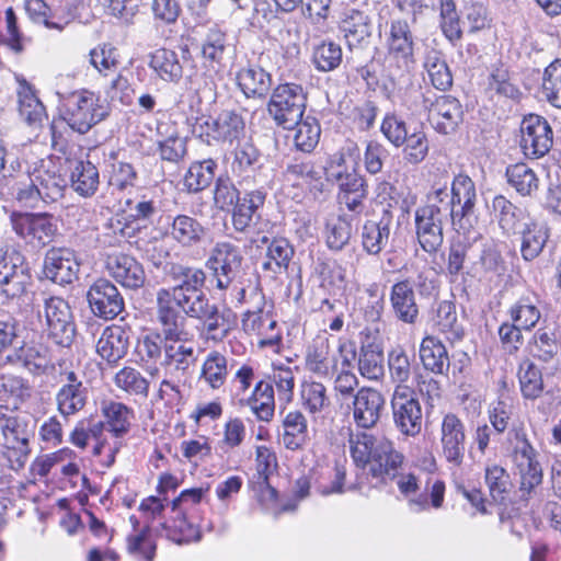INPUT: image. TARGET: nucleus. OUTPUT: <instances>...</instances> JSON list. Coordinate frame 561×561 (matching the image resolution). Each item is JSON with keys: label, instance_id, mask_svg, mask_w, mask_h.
Returning <instances> with one entry per match:
<instances>
[{"label": "nucleus", "instance_id": "nucleus-1", "mask_svg": "<svg viewBox=\"0 0 561 561\" xmlns=\"http://www.w3.org/2000/svg\"><path fill=\"white\" fill-rule=\"evenodd\" d=\"M170 274L178 284L157 291V321L164 322L168 314H172L186 328V318L195 320L210 302L205 291L206 274L202 268L180 264H172Z\"/></svg>", "mask_w": 561, "mask_h": 561}, {"label": "nucleus", "instance_id": "nucleus-2", "mask_svg": "<svg viewBox=\"0 0 561 561\" xmlns=\"http://www.w3.org/2000/svg\"><path fill=\"white\" fill-rule=\"evenodd\" d=\"M351 456L358 468L376 480L377 484H387L399 477L404 456L394 448L385 436H375L367 432L350 435Z\"/></svg>", "mask_w": 561, "mask_h": 561}, {"label": "nucleus", "instance_id": "nucleus-3", "mask_svg": "<svg viewBox=\"0 0 561 561\" xmlns=\"http://www.w3.org/2000/svg\"><path fill=\"white\" fill-rule=\"evenodd\" d=\"M67 186L68 181L60 168L51 160H42L28 173V181L19 184L15 197L26 207L38 208L42 204L61 199Z\"/></svg>", "mask_w": 561, "mask_h": 561}, {"label": "nucleus", "instance_id": "nucleus-4", "mask_svg": "<svg viewBox=\"0 0 561 561\" xmlns=\"http://www.w3.org/2000/svg\"><path fill=\"white\" fill-rule=\"evenodd\" d=\"M33 434L28 416L19 413L16 407L10 409L8 404H0V445L10 469L20 471L24 468Z\"/></svg>", "mask_w": 561, "mask_h": 561}, {"label": "nucleus", "instance_id": "nucleus-5", "mask_svg": "<svg viewBox=\"0 0 561 561\" xmlns=\"http://www.w3.org/2000/svg\"><path fill=\"white\" fill-rule=\"evenodd\" d=\"M176 322V316H168L164 322H158L163 328L164 337V356L161 366L171 376H185L196 363L197 354L190 332Z\"/></svg>", "mask_w": 561, "mask_h": 561}, {"label": "nucleus", "instance_id": "nucleus-6", "mask_svg": "<svg viewBox=\"0 0 561 561\" xmlns=\"http://www.w3.org/2000/svg\"><path fill=\"white\" fill-rule=\"evenodd\" d=\"M37 316L44 331L55 344L70 347L76 336V323L69 304L56 296L44 298Z\"/></svg>", "mask_w": 561, "mask_h": 561}, {"label": "nucleus", "instance_id": "nucleus-7", "mask_svg": "<svg viewBox=\"0 0 561 561\" xmlns=\"http://www.w3.org/2000/svg\"><path fill=\"white\" fill-rule=\"evenodd\" d=\"M477 188L472 179L463 173L455 175L451 182L449 217L457 230H469L477 222Z\"/></svg>", "mask_w": 561, "mask_h": 561}, {"label": "nucleus", "instance_id": "nucleus-8", "mask_svg": "<svg viewBox=\"0 0 561 561\" xmlns=\"http://www.w3.org/2000/svg\"><path fill=\"white\" fill-rule=\"evenodd\" d=\"M243 255L241 249L229 241L217 242L206 262L207 268L216 282V288L226 290L239 276Z\"/></svg>", "mask_w": 561, "mask_h": 561}, {"label": "nucleus", "instance_id": "nucleus-9", "mask_svg": "<svg viewBox=\"0 0 561 561\" xmlns=\"http://www.w3.org/2000/svg\"><path fill=\"white\" fill-rule=\"evenodd\" d=\"M11 224L20 238L35 247L49 244L58 234L57 218L49 213L13 214Z\"/></svg>", "mask_w": 561, "mask_h": 561}, {"label": "nucleus", "instance_id": "nucleus-10", "mask_svg": "<svg viewBox=\"0 0 561 561\" xmlns=\"http://www.w3.org/2000/svg\"><path fill=\"white\" fill-rule=\"evenodd\" d=\"M392 420L404 436H416L422 430V407L409 386H396L391 398Z\"/></svg>", "mask_w": 561, "mask_h": 561}, {"label": "nucleus", "instance_id": "nucleus-11", "mask_svg": "<svg viewBox=\"0 0 561 561\" xmlns=\"http://www.w3.org/2000/svg\"><path fill=\"white\" fill-rule=\"evenodd\" d=\"M446 218L437 204L420 206L414 211V227L417 242L422 250L435 254L444 242L443 222Z\"/></svg>", "mask_w": 561, "mask_h": 561}, {"label": "nucleus", "instance_id": "nucleus-12", "mask_svg": "<svg viewBox=\"0 0 561 561\" xmlns=\"http://www.w3.org/2000/svg\"><path fill=\"white\" fill-rule=\"evenodd\" d=\"M414 285L419 287L421 294L428 293L434 288L433 282H427L423 274L417 275V282L409 278L399 280L391 286L389 300L396 318L404 323L414 324L419 318V306Z\"/></svg>", "mask_w": 561, "mask_h": 561}, {"label": "nucleus", "instance_id": "nucleus-13", "mask_svg": "<svg viewBox=\"0 0 561 561\" xmlns=\"http://www.w3.org/2000/svg\"><path fill=\"white\" fill-rule=\"evenodd\" d=\"M516 445L514 447V462L518 469L520 477L522 497L526 496L542 482V469L537 460V451L530 445L526 435L520 432H516Z\"/></svg>", "mask_w": 561, "mask_h": 561}, {"label": "nucleus", "instance_id": "nucleus-14", "mask_svg": "<svg viewBox=\"0 0 561 561\" xmlns=\"http://www.w3.org/2000/svg\"><path fill=\"white\" fill-rule=\"evenodd\" d=\"M352 411L358 428L365 430L364 432L371 430L378 425L386 412V397L376 388L362 387L354 394Z\"/></svg>", "mask_w": 561, "mask_h": 561}, {"label": "nucleus", "instance_id": "nucleus-15", "mask_svg": "<svg viewBox=\"0 0 561 561\" xmlns=\"http://www.w3.org/2000/svg\"><path fill=\"white\" fill-rule=\"evenodd\" d=\"M87 300L92 313L104 320H113L125 309V300L118 288L106 278H98L88 289Z\"/></svg>", "mask_w": 561, "mask_h": 561}, {"label": "nucleus", "instance_id": "nucleus-16", "mask_svg": "<svg viewBox=\"0 0 561 561\" xmlns=\"http://www.w3.org/2000/svg\"><path fill=\"white\" fill-rule=\"evenodd\" d=\"M520 148L528 158H541L552 147V129L539 115L525 116L520 124Z\"/></svg>", "mask_w": 561, "mask_h": 561}, {"label": "nucleus", "instance_id": "nucleus-17", "mask_svg": "<svg viewBox=\"0 0 561 561\" xmlns=\"http://www.w3.org/2000/svg\"><path fill=\"white\" fill-rule=\"evenodd\" d=\"M80 263L76 252L66 247L50 248L44 257L43 274L46 279L57 284H71L78 278Z\"/></svg>", "mask_w": 561, "mask_h": 561}, {"label": "nucleus", "instance_id": "nucleus-18", "mask_svg": "<svg viewBox=\"0 0 561 561\" xmlns=\"http://www.w3.org/2000/svg\"><path fill=\"white\" fill-rule=\"evenodd\" d=\"M387 48L390 59H394L402 75L409 73L414 65V39L410 25L404 20H392Z\"/></svg>", "mask_w": 561, "mask_h": 561}, {"label": "nucleus", "instance_id": "nucleus-19", "mask_svg": "<svg viewBox=\"0 0 561 561\" xmlns=\"http://www.w3.org/2000/svg\"><path fill=\"white\" fill-rule=\"evenodd\" d=\"M442 455L453 467L463 463L467 450L465 423L454 413L443 417L440 425Z\"/></svg>", "mask_w": 561, "mask_h": 561}, {"label": "nucleus", "instance_id": "nucleus-20", "mask_svg": "<svg viewBox=\"0 0 561 561\" xmlns=\"http://www.w3.org/2000/svg\"><path fill=\"white\" fill-rule=\"evenodd\" d=\"M393 222V210L388 203L378 219H367L360 228L363 250L369 255H379L388 245Z\"/></svg>", "mask_w": 561, "mask_h": 561}, {"label": "nucleus", "instance_id": "nucleus-21", "mask_svg": "<svg viewBox=\"0 0 561 561\" xmlns=\"http://www.w3.org/2000/svg\"><path fill=\"white\" fill-rule=\"evenodd\" d=\"M340 31L346 41L350 54L364 53L373 35L371 18L364 11L347 10L340 22Z\"/></svg>", "mask_w": 561, "mask_h": 561}, {"label": "nucleus", "instance_id": "nucleus-22", "mask_svg": "<svg viewBox=\"0 0 561 561\" xmlns=\"http://www.w3.org/2000/svg\"><path fill=\"white\" fill-rule=\"evenodd\" d=\"M197 121L216 140L232 142L244 130V119L236 110H222L216 116H202Z\"/></svg>", "mask_w": 561, "mask_h": 561}, {"label": "nucleus", "instance_id": "nucleus-23", "mask_svg": "<svg viewBox=\"0 0 561 561\" xmlns=\"http://www.w3.org/2000/svg\"><path fill=\"white\" fill-rule=\"evenodd\" d=\"M213 340L222 341L237 325V316L228 307L210 302L196 317Z\"/></svg>", "mask_w": 561, "mask_h": 561}, {"label": "nucleus", "instance_id": "nucleus-24", "mask_svg": "<svg viewBox=\"0 0 561 561\" xmlns=\"http://www.w3.org/2000/svg\"><path fill=\"white\" fill-rule=\"evenodd\" d=\"M110 275L122 286L138 289L144 286L146 274L142 265L128 254H113L107 259Z\"/></svg>", "mask_w": 561, "mask_h": 561}, {"label": "nucleus", "instance_id": "nucleus-25", "mask_svg": "<svg viewBox=\"0 0 561 561\" xmlns=\"http://www.w3.org/2000/svg\"><path fill=\"white\" fill-rule=\"evenodd\" d=\"M243 196L238 199L232 208V226L238 232H245L250 228L253 216L261 208L266 199L264 187L251 190V186H242Z\"/></svg>", "mask_w": 561, "mask_h": 561}, {"label": "nucleus", "instance_id": "nucleus-26", "mask_svg": "<svg viewBox=\"0 0 561 561\" xmlns=\"http://www.w3.org/2000/svg\"><path fill=\"white\" fill-rule=\"evenodd\" d=\"M8 362L19 363L33 375L45 374L53 367L49 348L42 343H24L13 354L7 356Z\"/></svg>", "mask_w": 561, "mask_h": 561}, {"label": "nucleus", "instance_id": "nucleus-27", "mask_svg": "<svg viewBox=\"0 0 561 561\" xmlns=\"http://www.w3.org/2000/svg\"><path fill=\"white\" fill-rule=\"evenodd\" d=\"M128 346V333L119 325H110L102 332L96 352L110 365H116L127 354Z\"/></svg>", "mask_w": 561, "mask_h": 561}, {"label": "nucleus", "instance_id": "nucleus-28", "mask_svg": "<svg viewBox=\"0 0 561 561\" xmlns=\"http://www.w3.org/2000/svg\"><path fill=\"white\" fill-rule=\"evenodd\" d=\"M253 242L267 245L265 261L262 263L264 271L274 274H280L287 271L289 262L295 254V250L286 238L270 239L267 236H262L259 239H254Z\"/></svg>", "mask_w": 561, "mask_h": 561}, {"label": "nucleus", "instance_id": "nucleus-29", "mask_svg": "<svg viewBox=\"0 0 561 561\" xmlns=\"http://www.w3.org/2000/svg\"><path fill=\"white\" fill-rule=\"evenodd\" d=\"M517 234L520 236L522 257L530 262L538 257L543 251L550 237V229L545 222L530 220L523 224Z\"/></svg>", "mask_w": 561, "mask_h": 561}, {"label": "nucleus", "instance_id": "nucleus-30", "mask_svg": "<svg viewBox=\"0 0 561 561\" xmlns=\"http://www.w3.org/2000/svg\"><path fill=\"white\" fill-rule=\"evenodd\" d=\"M170 236L182 247L191 248L205 240L207 229L196 218L181 214L173 217Z\"/></svg>", "mask_w": 561, "mask_h": 561}, {"label": "nucleus", "instance_id": "nucleus-31", "mask_svg": "<svg viewBox=\"0 0 561 561\" xmlns=\"http://www.w3.org/2000/svg\"><path fill=\"white\" fill-rule=\"evenodd\" d=\"M420 358L423 367L435 374L444 375L449 368V357L445 345L434 336L423 339L420 346Z\"/></svg>", "mask_w": 561, "mask_h": 561}, {"label": "nucleus", "instance_id": "nucleus-32", "mask_svg": "<svg viewBox=\"0 0 561 561\" xmlns=\"http://www.w3.org/2000/svg\"><path fill=\"white\" fill-rule=\"evenodd\" d=\"M492 210L504 233L517 234L523 227L520 224L525 219V211L522 208L505 196L496 195L492 201Z\"/></svg>", "mask_w": 561, "mask_h": 561}, {"label": "nucleus", "instance_id": "nucleus-33", "mask_svg": "<svg viewBox=\"0 0 561 561\" xmlns=\"http://www.w3.org/2000/svg\"><path fill=\"white\" fill-rule=\"evenodd\" d=\"M259 160L260 152L251 142L245 141L236 148L232 170L240 178L241 186L255 183L254 171Z\"/></svg>", "mask_w": 561, "mask_h": 561}, {"label": "nucleus", "instance_id": "nucleus-34", "mask_svg": "<svg viewBox=\"0 0 561 561\" xmlns=\"http://www.w3.org/2000/svg\"><path fill=\"white\" fill-rule=\"evenodd\" d=\"M199 46L205 60L219 65L230 47L228 34L219 25L214 24L205 30Z\"/></svg>", "mask_w": 561, "mask_h": 561}, {"label": "nucleus", "instance_id": "nucleus-35", "mask_svg": "<svg viewBox=\"0 0 561 561\" xmlns=\"http://www.w3.org/2000/svg\"><path fill=\"white\" fill-rule=\"evenodd\" d=\"M505 176L508 185L522 197H533L539 188L536 172L526 163L518 162L506 168Z\"/></svg>", "mask_w": 561, "mask_h": 561}, {"label": "nucleus", "instance_id": "nucleus-36", "mask_svg": "<svg viewBox=\"0 0 561 561\" xmlns=\"http://www.w3.org/2000/svg\"><path fill=\"white\" fill-rule=\"evenodd\" d=\"M357 367L364 378L379 380L385 374L381 348L374 343L363 344L358 352Z\"/></svg>", "mask_w": 561, "mask_h": 561}, {"label": "nucleus", "instance_id": "nucleus-37", "mask_svg": "<svg viewBox=\"0 0 561 561\" xmlns=\"http://www.w3.org/2000/svg\"><path fill=\"white\" fill-rule=\"evenodd\" d=\"M149 65L164 81L176 82L182 78L183 67L174 50L157 49L151 54Z\"/></svg>", "mask_w": 561, "mask_h": 561}, {"label": "nucleus", "instance_id": "nucleus-38", "mask_svg": "<svg viewBox=\"0 0 561 561\" xmlns=\"http://www.w3.org/2000/svg\"><path fill=\"white\" fill-rule=\"evenodd\" d=\"M238 83L245 96H265L271 87V76L260 67H249L238 73Z\"/></svg>", "mask_w": 561, "mask_h": 561}, {"label": "nucleus", "instance_id": "nucleus-39", "mask_svg": "<svg viewBox=\"0 0 561 561\" xmlns=\"http://www.w3.org/2000/svg\"><path fill=\"white\" fill-rule=\"evenodd\" d=\"M424 68L436 89L445 91L453 84V76L442 51L434 48L426 50Z\"/></svg>", "mask_w": 561, "mask_h": 561}, {"label": "nucleus", "instance_id": "nucleus-40", "mask_svg": "<svg viewBox=\"0 0 561 561\" xmlns=\"http://www.w3.org/2000/svg\"><path fill=\"white\" fill-rule=\"evenodd\" d=\"M71 187L83 197L92 196L99 186V171L90 161H78L71 172Z\"/></svg>", "mask_w": 561, "mask_h": 561}, {"label": "nucleus", "instance_id": "nucleus-41", "mask_svg": "<svg viewBox=\"0 0 561 561\" xmlns=\"http://www.w3.org/2000/svg\"><path fill=\"white\" fill-rule=\"evenodd\" d=\"M64 119L71 129L85 134L96 123L104 119L108 112L104 107H67Z\"/></svg>", "mask_w": 561, "mask_h": 561}, {"label": "nucleus", "instance_id": "nucleus-42", "mask_svg": "<svg viewBox=\"0 0 561 561\" xmlns=\"http://www.w3.org/2000/svg\"><path fill=\"white\" fill-rule=\"evenodd\" d=\"M477 237L472 241L463 236L454 240L449 247L447 270L450 275H458L465 267V263L469 262L473 265L476 259Z\"/></svg>", "mask_w": 561, "mask_h": 561}, {"label": "nucleus", "instance_id": "nucleus-43", "mask_svg": "<svg viewBox=\"0 0 561 561\" xmlns=\"http://www.w3.org/2000/svg\"><path fill=\"white\" fill-rule=\"evenodd\" d=\"M283 443L287 449L296 450L304 446L307 439V420L298 411H290L286 414L284 421Z\"/></svg>", "mask_w": 561, "mask_h": 561}, {"label": "nucleus", "instance_id": "nucleus-44", "mask_svg": "<svg viewBox=\"0 0 561 561\" xmlns=\"http://www.w3.org/2000/svg\"><path fill=\"white\" fill-rule=\"evenodd\" d=\"M433 321L440 332L447 334L448 340H460L463 336V329L458 323L456 306L453 301H439Z\"/></svg>", "mask_w": 561, "mask_h": 561}, {"label": "nucleus", "instance_id": "nucleus-45", "mask_svg": "<svg viewBox=\"0 0 561 561\" xmlns=\"http://www.w3.org/2000/svg\"><path fill=\"white\" fill-rule=\"evenodd\" d=\"M101 411L116 437H121L129 431L134 412L126 404L117 401H104Z\"/></svg>", "mask_w": 561, "mask_h": 561}, {"label": "nucleus", "instance_id": "nucleus-46", "mask_svg": "<svg viewBox=\"0 0 561 561\" xmlns=\"http://www.w3.org/2000/svg\"><path fill=\"white\" fill-rule=\"evenodd\" d=\"M518 380L520 391L526 399H537L543 391V379L540 368L530 359L519 364Z\"/></svg>", "mask_w": 561, "mask_h": 561}, {"label": "nucleus", "instance_id": "nucleus-47", "mask_svg": "<svg viewBox=\"0 0 561 561\" xmlns=\"http://www.w3.org/2000/svg\"><path fill=\"white\" fill-rule=\"evenodd\" d=\"M533 357L545 363L550 362L558 354V342L554 329L539 328L528 345Z\"/></svg>", "mask_w": 561, "mask_h": 561}, {"label": "nucleus", "instance_id": "nucleus-48", "mask_svg": "<svg viewBox=\"0 0 561 561\" xmlns=\"http://www.w3.org/2000/svg\"><path fill=\"white\" fill-rule=\"evenodd\" d=\"M216 162L211 159L194 162L184 176V186L188 192L197 193L214 180Z\"/></svg>", "mask_w": 561, "mask_h": 561}, {"label": "nucleus", "instance_id": "nucleus-49", "mask_svg": "<svg viewBox=\"0 0 561 561\" xmlns=\"http://www.w3.org/2000/svg\"><path fill=\"white\" fill-rule=\"evenodd\" d=\"M343 58L342 48L333 41H323L314 46L312 51V64L316 69L328 72L336 69Z\"/></svg>", "mask_w": 561, "mask_h": 561}, {"label": "nucleus", "instance_id": "nucleus-50", "mask_svg": "<svg viewBox=\"0 0 561 561\" xmlns=\"http://www.w3.org/2000/svg\"><path fill=\"white\" fill-rule=\"evenodd\" d=\"M114 383L130 396L147 398L149 381L134 367H124L116 373Z\"/></svg>", "mask_w": 561, "mask_h": 561}, {"label": "nucleus", "instance_id": "nucleus-51", "mask_svg": "<svg viewBox=\"0 0 561 561\" xmlns=\"http://www.w3.org/2000/svg\"><path fill=\"white\" fill-rule=\"evenodd\" d=\"M503 260L500 251L492 243H484L481 234L477 236L476 259L473 261V272H497Z\"/></svg>", "mask_w": 561, "mask_h": 561}, {"label": "nucleus", "instance_id": "nucleus-52", "mask_svg": "<svg viewBox=\"0 0 561 561\" xmlns=\"http://www.w3.org/2000/svg\"><path fill=\"white\" fill-rule=\"evenodd\" d=\"M88 389H72L60 387L56 393V404L59 413L71 416L81 411L87 404Z\"/></svg>", "mask_w": 561, "mask_h": 561}, {"label": "nucleus", "instance_id": "nucleus-53", "mask_svg": "<svg viewBox=\"0 0 561 561\" xmlns=\"http://www.w3.org/2000/svg\"><path fill=\"white\" fill-rule=\"evenodd\" d=\"M30 386L24 378L12 375H0V401L9 403L13 401L15 404L23 402L30 397Z\"/></svg>", "mask_w": 561, "mask_h": 561}, {"label": "nucleus", "instance_id": "nucleus-54", "mask_svg": "<svg viewBox=\"0 0 561 561\" xmlns=\"http://www.w3.org/2000/svg\"><path fill=\"white\" fill-rule=\"evenodd\" d=\"M351 233V224L340 216L329 219L325 224V243L331 251H342L348 244Z\"/></svg>", "mask_w": 561, "mask_h": 561}, {"label": "nucleus", "instance_id": "nucleus-55", "mask_svg": "<svg viewBox=\"0 0 561 561\" xmlns=\"http://www.w3.org/2000/svg\"><path fill=\"white\" fill-rule=\"evenodd\" d=\"M295 146L302 152H311L320 139V125L314 117L307 116L302 118L295 127Z\"/></svg>", "mask_w": 561, "mask_h": 561}, {"label": "nucleus", "instance_id": "nucleus-56", "mask_svg": "<svg viewBox=\"0 0 561 561\" xmlns=\"http://www.w3.org/2000/svg\"><path fill=\"white\" fill-rule=\"evenodd\" d=\"M511 321L518 328L529 331L538 323L541 313L529 298H520L508 310Z\"/></svg>", "mask_w": 561, "mask_h": 561}, {"label": "nucleus", "instance_id": "nucleus-57", "mask_svg": "<svg viewBox=\"0 0 561 561\" xmlns=\"http://www.w3.org/2000/svg\"><path fill=\"white\" fill-rule=\"evenodd\" d=\"M300 399L304 408L311 414L319 413L330 405L327 388L321 382H306L301 386Z\"/></svg>", "mask_w": 561, "mask_h": 561}, {"label": "nucleus", "instance_id": "nucleus-58", "mask_svg": "<svg viewBox=\"0 0 561 561\" xmlns=\"http://www.w3.org/2000/svg\"><path fill=\"white\" fill-rule=\"evenodd\" d=\"M541 100L551 105H561V61L550 64L543 72V81L540 91Z\"/></svg>", "mask_w": 561, "mask_h": 561}, {"label": "nucleus", "instance_id": "nucleus-59", "mask_svg": "<svg viewBox=\"0 0 561 561\" xmlns=\"http://www.w3.org/2000/svg\"><path fill=\"white\" fill-rule=\"evenodd\" d=\"M227 373V358L218 352L209 353L202 368V377L205 381L217 389L225 383Z\"/></svg>", "mask_w": 561, "mask_h": 561}, {"label": "nucleus", "instance_id": "nucleus-60", "mask_svg": "<svg viewBox=\"0 0 561 561\" xmlns=\"http://www.w3.org/2000/svg\"><path fill=\"white\" fill-rule=\"evenodd\" d=\"M484 478L492 499L495 502H503L511 488V480L506 470L497 465L489 466L485 469Z\"/></svg>", "mask_w": 561, "mask_h": 561}, {"label": "nucleus", "instance_id": "nucleus-61", "mask_svg": "<svg viewBox=\"0 0 561 561\" xmlns=\"http://www.w3.org/2000/svg\"><path fill=\"white\" fill-rule=\"evenodd\" d=\"M461 107H431L430 121L443 134L453 133L462 121Z\"/></svg>", "mask_w": 561, "mask_h": 561}, {"label": "nucleus", "instance_id": "nucleus-62", "mask_svg": "<svg viewBox=\"0 0 561 561\" xmlns=\"http://www.w3.org/2000/svg\"><path fill=\"white\" fill-rule=\"evenodd\" d=\"M307 93L300 84H279L273 92L267 105H306Z\"/></svg>", "mask_w": 561, "mask_h": 561}, {"label": "nucleus", "instance_id": "nucleus-63", "mask_svg": "<svg viewBox=\"0 0 561 561\" xmlns=\"http://www.w3.org/2000/svg\"><path fill=\"white\" fill-rule=\"evenodd\" d=\"M390 377L397 386H407L411 377V364L408 354L401 347L392 350L388 355Z\"/></svg>", "mask_w": 561, "mask_h": 561}, {"label": "nucleus", "instance_id": "nucleus-64", "mask_svg": "<svg viewBox=\"0 0 561 561\" xmlns=\"http://www.w3.org/2000/svg\"><path fill=\"white\" fill-rule=\"evenodd\" d=\"M335 0H301L300 15L313 25L323 24L331 15Z\"/></svg>", "mask_w": 561, "mask_h": 561}]
</instances>
